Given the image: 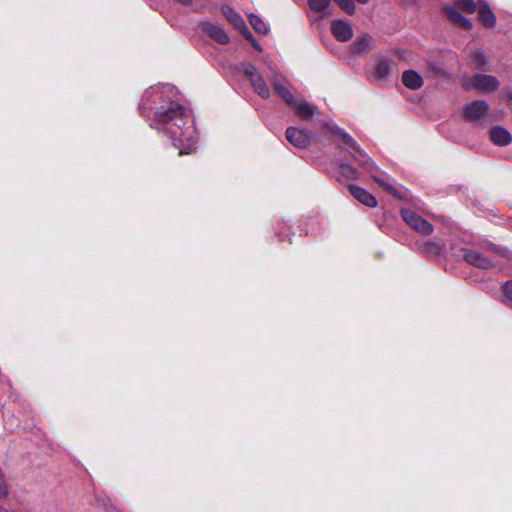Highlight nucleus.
<instances>
[{"label":"nucleus","instance_id":"4","mask_svg":"<svg viewBox=\"0 0 512 512\" xmlns=\"http://www.w3.org/2000/svg\"><path fill=\"white\" fill-rule=\"evenodd\" d=\"M222 12L226 19L236 29H238L246 37V39L252 43V45L256 49L260 50V46L254 41L251 32L249 31L248 27L245 24V21L241 16L237 12H235L230 6L227 5L222 7Z\"/></svg>","mask_w":512,"mask_h":512},{"label":"nucleus","instance_id":"28","mask_svg":"<svg viewBox=\"0 0 512 512\" xmlns=\"http://www.w3.org/2000/svg\"><path fill=\"white\" fill-rule=\"evenodd\" d=\"M347 14L355 13V4L353 0H334Z\"/></svg>","mask_w":512,"mask_h":512},{"label":"nucleus","instance_id":"11","mask_svg":"<svg viewBox=\"0 0 512 512\" xmlns=\"http://www.w3.org/2000/svg\"><path fill=\"white\" fill-rule=\"evenodd\" d=\"M477 13L480 22L487 28H493L496 25V17L489 5L484 0L477 3Z\"/></svg>","mask_w":512,"mask_h":512},{"label":"nucleus","instance_id":"31","mask_svg":"<svg viewBox=\"0 0 512 512\" xmlns=\"http://www.w3.org/2000/svg\"><path fill=\"white\" fill-rule=\"evenodd\" d=\"M358 160L361 161L363 165L367 166V168L369 167V161L365 155L360 153V158Z\"/></svg>","mask_w":512,"mask_h":512},{"label":"nucleus","instance_id":"2","mask_svg":"<svg viewBox=\"0 0 512 512\" xmlns=\"http://www.w3.org/2000/svg\"><path fill=\"white\" fill-rule=\"evenodd\" d=\"M460 83L464 90H476L482 94L493 93L500 87V81L497 77L483 73H476L474 75L464 74L460 78Z\"/></svg>","mask_w":512,"mask_h":512},{"label":"nucleus","instance_id":"10","mask_svg":"<svg viewBox=\"0 0 512 512\" xmlns=\"http://www.w3.org/2000/svg\"><path fill=\"white\" fill-rule=\"evenodd\" d=\"M331 31L334 37L342 42L350 40L353 36L351 25L343 20H335L331 24Z\"/></svg>","mask_w":512,"mask_h":512},{"label":"nucleus","instance_id":"14","mask_svg":"<svg viewBox=\"0 0 512 512\" xmlns=\"http://www.w3.org/2000/svg\"><path fill=\"white\" fill-rule=\"evenodd\" d=\"M202 30L217 41L220 44H227L229 42V37L225 33V31L218 25L210 22L202 23Z\"/></svg>","mask_w":512,"mask_h":512},{"label":"nucleus","instance_id":"19","mask_svg":"<svg viewBox=\"0 0 512 512\" xmlns=\"http://www.w3.org/2000/svg\"><path fill=\"white\" fill-rule=\"evenodd\" d=\"M330 3L331 0H308L310 9L315 13L321 14V17L329 14Z\"/></svg>","mask_w":512,"mask_h":512},{"label":"nucleus","instance_id":"27","mask_svg":"<svg viewBox=\"0 0 512 512\" xmlns=\"http://www.w3.org/2000/svg\"><path fill=\"white\" fill-rule=\"evenodd\" d=\"M331 131L334 134H336L344 144H346L350 147H354L355 142L347 133H345L344 131H342L341 129H339L337 127H332Z\"/></svg>","mask_w":512,"mask_h":512},{"label":"nucleus","instance_id":"9","mask_svg":"<svg viewBox=\"0 0 512 512\" xmlns=\"http://www.w3.org/2000/svg\"><path fill=\"white\" fill-rule=\"evenodd\" d=\"M464 259L468 264L480 269H489L493 265L492 260L490 258L476 250L465 251Z\"/></svg>","mask_w":512,"mask_h":512},{"label":"nucleus","instance_id":"5","mask_svg":"<svg viewBox=\"0 0 512 512\" xmlns=\"http://www.w3.org/2000/svg\"><path fill=\"white\" fill-rule=\"evenodd\" d=\"M244 73L249 78L251 85L254 91L262 98L267 99L270 97V90L263 79V77L259 74L256 67L247 64L244 66Z\"/></svg>","mask_w":512,"mask_h":512},{"label":"nucleus","instance_id":"32","mask_svg":"<svg viewBox=\"0 0 512 512\" xmlns=\"http://www.w3.org/2000/svg\"><path fill=\"white\" fill-rule=\"evenodd\" d=\"M356 1L361 3V4H366L369 0H356Z\"/></svg>","mask_w":512,"mask_h":512},{"label":"nucleus","instance_id":"21","mask_svg":"<svg viewBox=\"0 0 512 512\" xmlns=\"http://www.w3.org/2000/svg\"><path fill=\"white\" fill-rule=\"evenodd\" d=\"M249 22L256 32H258L260 34L268 33L267 25L258 16L254 15V14L249 15Z\"/></svg>","mask_w":512,"mask_h":512},{"label":"nucleus","instance_id":"15","mask_svg":"<svg viewBox=\"0 0 512 512\" xmlns=\"http://www.w3.org/2000/svg\"><path fill=\"white\" fill-rule=\"evenodd\" d=\"M489 135L490 140L497 146H507L512 141L510 132L501 126L491 128Z\"/></svg>","mask_w":512,"mask_h":512},{"label":"nucleus","instance_id":"24","mask_svg":"<svg viewBox=\"0 0 512 512\" xmlns=\"http://www.w3.org/2000/svg\"><path fill=\"white\" fill-rule=\"evenodd\" d=\"M391 62L381 60L376 66V74L379 78H386L390 74Z\"/></svg>","mask_w":512,"mask_h":512},{"label":"nucleus","instance_id":"3","mask_svg":"<svg viewBox=\"0 0 512 512\" xmlns=\"http://www.w3.org/2000/svg\"><path fill=\"white\" fill-rule=\"evenodd\" d=\"M401 215L407 225L413 230L423 235H430L433 232V226L416 212L409 209H402Z\"/></svg>","mask_w":512,"mask_h":512},{"label":"nucleus","instance_id":"12","mask_svg":"<svg viewBox=\"0 0 512 512\" xmlns=\"http://www.w3.org/2000/svg\"><path fill=\"white\" fill-rule=\"evenodd\" d=\"M348 189L352 196L355 199H357L360 203L371 208L377 205L376 198L364 188L351 184L348 186Z\"/></svg>","mask_w":512,"mask_h":512},{"label":"nucleus","instance_id":"17","mask_svg":"<svg viewBox=\"0 0 512 512\" xmlns=\"http://www.w3.org/2000/svg\"><path fill=\"white\" fill-rule=\"evenodd\" d=\"M444 10L449 20L454 24H457L465 30L472 28L471 21L461 15L455 7H446Z\"/></svg>","mask_w":512,"mask_h":512},{"label":"nucleus","instance_id":"26","mask_svg":"<svg viewBox=\"0 0 512 512\" xmlns=\"http://www.w3.org/2000/svg\"><path fill=\"white\" fill-rule=\"evenodd\" d=\"M457 7L468 13H473L477 10V4L473 0H457Z\"/></svg>","mask_w":512,"mask_h":512},{"label":"nucleus","instance_id":"29","mask_svg":"<svg viewBox=\"0 0 512 512\" xmlns=\"http://www.w3.org/2000/svg\"><path fill=\"white\" fill-rule=\"evenodd\" d=\"M5 493H6V486L4 484L3 474L0 471V494H5Z\"/></svg>","mask_w":512,"mask_h":512},{"label":"nucleus","instance_id":"25","mask_svg":"<svg viewBox=\"0 0 512 512\" xmlns=\"http://www.w3.org/2000/svg\"><path fill=\"white\" fill-rule=\"evenodd\" d=\"M340 173L347 179H357L359 177V173L356 169L347 164H341Z\"/></svg>","mask_w":512,"mask_h":512},{"label":"nucleus","instance_id":"33","mask_svg":"<svg viewBox=\"0 0 512 512\" xmlns=\"http://www.w3.org/2000/svg\"><path fill=\"white\" fill-rule=\"evenodd\" d=\"M508 97L512 99V92L508 94Z\"/></svg>","mask_w":512,"mask_h":512},{"label":"nucleus","instance_id":"18","mask_svg":"<svg viewBox=\"0 0 512 512\" xmlns=\"http://www.w3.org/2000/svg\"><path fill=\"white\" fill-rule=\"evenodd\" d=\"M402 82L412 90L419 89L423 85L422 77L414 70L405 71L402 75Z\"/></svg>","mask_w":512,"mask_h":512},{"label":"nucleus","instance_id":"7","mask_svg":"<svg viewBox=\"0 0 512 512\" xmlns=\"http://www.w3.org/2000/svg\"><path fill=\"white\" fill-rule=\"evenodd\" d=\"M286 138L292 145L300 149H304L310 144V135L305 130L295 127L287 128Z\"/></svg>","mask_w":512,"mask_h":512},{"label":"nucleus","instance_id":"6","mask_svg":"<svg viewBox=\"0 0 512 512\" xmlns=\"http://www.w3.org/2000/svg\"><path fill=\"white\" fill-rule=\"evenodd\" d=\"M489 105L485 100H475L464 107V117L471 122H478L487 116Z\"/></svg>","mask_w":512,"mask_h":512},{"label":"nucleus","instance_id":"16","mask_svg":"<svg viewBox=\"0 0 512 512\" xmlns=\"http://www.w3.org/2000/svg\"><path fill=\"white\" fill-rule=\"evenodd\" d=\"M297 114L303 119H310L313 115L317 113V107L309 104L305 101H297L294 98V103H288Z\"/></svg>","mask_w":512,"mask_h":512},{"label":"nucleus","instance_id":"1","mask_svg":"<svg viewBox=\"0 0 512 512\" xmlns=\"http://www.w3.org/2000/svg\"><path fill=\"white\" fill-rule=\"evenodd\" d=\"M157 118L160 123L166 126L165 131L171 135L174 145L180 149L179 155L189 154L193 151L196 141L190 133L187 136V146L183 145L182 137L186 132H183L182 129L188 122V114L183 107L177 106L159 112Z\"/></svg>","mask_w":512,"mask_h":512},{"label":"nucleus","instance_id":"8","mask_svg":"<svg viewBox=\"0 0 512 512\" xmlns=\"http://www.w3.org/2000/svg\"><path fill=\"white\" fill-rule=\"evenodd\" d=\"M271 83L275 91L281 96V98L288 104L294 103V96L289 91L288 81L281 75L273 74L270 78Z\"/></svg>","mask_w":512,"mask_h":512},{"label":"nucleus","instance_id":"30","mask_svg":"<svg viewBox=\"0 0 512 512\" xmlns=\"http://www.w3.org/2000/svg\"><path fill=\"white\" fill-rule=\"evenodd\" d=\"M375 180H376L378 183H380V184H381L385 189H387V190H389V191L394 190V189L392 188V186H391L390 184L386 183L385 181L380 180V179H378V178H375Z\"/></svg>","mask_w":512,"mask_h":512},{"label":"nucleus","instance_id":"22","mask_svg":"<svg viewBox=\"0 0 512 512\" xmlns=\"http://www.w3.org/2000/svg\"><path fill=\"white\" fill-rule=\"evenodd\" d=\"M422 250L427 256L434 257L442 252L443 247L435 242H427L423 245Z\"/></svg>","mask_w":512,"mask_h":512},{"label":"nucleus","instance_id":"20","mask_svg":"<svg viewBox=\"0 0 512 512\" xmlns=\"http://www.w3.org/2000/svg\"><path fill=\"white\" fill-rule=\"evenodd\" d=\"M372 38L370 36H362L358 38L352 46L355 53H366L371 49Z\"/></svg>","mask_w":512,"mask_h":512},{"label":"nucleus","instance_id":"23","mask_svg":"<svg viewBox=\"0 0 512 512\" xmlns=\"http://www.w3.org/2000/svg\"><path fill=\"white\" fill-rule=\"evenodd\" d=\"M503 299L502 302L512 307V280L505 282L502 287Z\"/></svg>","mask_w":512,"mask_h":512},{"label":"nucleus","instance_id":"13","mask_svg":"<svg viewBox=\"0 0 512 512\" xmlns=\"http://www.w3.org/2000/svg\"><path fill=\"white\" fill-rule=\"evenodd\" d=\"M469 65L478 70H489V60L484 51L481 49H474L470 52L468 57Z\"/></svg>","mask_w":512,"mask_h":512}]
</instances>
